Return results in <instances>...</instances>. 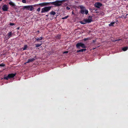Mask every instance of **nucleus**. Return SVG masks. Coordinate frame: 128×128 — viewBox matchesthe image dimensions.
<instances>
[{"label": "nucleus", "mask_w": 128, "mask_h": 128, "mask_svg": "<svg viewBox=\"0 0 128 128\" xmlns=\"http://www.w3.org/2000/svg\"><path fill=\"white\" fill-rule=\"evenodd\" d=\"M66 1V0H57L55 2H46V3H47V5H49L52 4L55 7H59L62 5V2Z\"/></svg>", "instance_id": "obj_1"}, {"label": "nucleus", "mask_w": 128, "mask_h": 128, "mask_svg": "<svg viewBox=\"0 0 128 128\" xmlns=\"http://www.w3.org/2000/svg\"><path fill=\"white\" fill-rule=\"evenodd\" d=\"M36 5L34 4V5L24 6L22 9L23 10L26 9V10L32 11L34 10V7L36 6Z\"/></svg>", "instance_id": "obj_2"}, {"label": "nucleus", "mask_w": 128, "mask_h": 128, "mask_svg": "<svg viewBox=\"0 0 128 128\" xmlns=\"http://www.w3.org/2000/svg\"><path fill=\"white\" fill-rule=\"evenodd\" d=\"M79 7L80 9V12L82 14H87L88 13V11L86 9V8L82 5L79 6Z\"/></svg>", "instance_id": "obj_3"}, {"label": "nucleus", "mask_w": 128, "mask_h": 128, "mask_svg": "<svg viewBox=\"0 0 128 128\" xmlns=\"http://www.w3.org/2000/svg\"><path fill=\"white\" fill-rule=\"evenodd\" d=\"M51 7H52L50 6H49L45 7L42 8L41 9V13H42L48 12L50 10Z\"/></svg>", "instance_id": "obj_4"}, {"label": "nucleus", "mask_w": 128, "mask_h": 128, "mask_svg": "<svg viewBox=\"0 0 128 128\" xmlns=\"http://www.w3.org/2000/svg\"><path fill=\"white\" fill-rule=\"evenodd\" d=\"M16 74V73L9 74L7 76H4V80H8L10 78H13L15 76Z\"/></svg>", "instance_id": "obj_5"}, {"label": "nucleus", "mask_w": 128, "mask_h": 128, "mask_svg": "<svg viewBox=\"0 0 128 128\" xmlns=\"http://www.w3.org/2000/svg\"><path fill=\"white\" fill-rule=\"evenodd\" d=\"M2 8L4 11H6L8 10V8L7 5L5 4L3 6Z\"/></svg>", "instance_id": "obj_6"}, {"label": "nucleus", "mask_w": 128, "mask_h": 128, "mask_svg": "<svg viewBox=\"0 0 128 128\" xmlns=\"http://www.w3.org/2000/svg\"><path fill=\"white\" fill-rule=\"evenodd\" d=\"M102 5V4L99 2H96L94 4V6L98 8H100Z\"/></svg>", "instance_id": "obj_7"}, {"label": "nucleus", "mask_w": 128, "mask_h": 128, "mask_svg": "<svg viewBox=\"0 0 128 128\" xmlns=\"http://www.w3.org/2000/svg\"><path fill=\"white\" fill-rule=\"evenodd\" d=\"M86 20V22L87 23H90L92 21V16H88V19H85Z\"/></svg>", "instance_id": "obj_8"}, {"label": "nucleus", "mask_w": 128, "mask_h": 128, "mask_svg": "<svg viewBox=\"0 0 128 128\" xmlns=\"http://www.w3.org/2000/svg\"><path fill=\"white\" fill-rule=\"evenodd\" d=\"M47 3L46 2H44L41 3L39 4H36V6H38V5L40 6L41 7H43L47 5Z\"/></svg>", "instance_id": "obj_9"}, {"label": "nucleus", "mask_w": 128, "mask_h": 128, "mask_svg": "<svg viewBox=\"0 0 128 128\" xmlns=\"http://www.w3.org/2000/svg\"><path fill=\"white\" fill-rule=\"evenodd\" d=\"M9 4L10 6H12L14 9H16L17 8V6H16L12 2H10Z\"/></svg>", "instance_id": "obj_10"}, {"label": "nucleus", "mask_w": 128, "mask_h": 128, "mask_svg": "<svg viewBox=\"0 0 128 128\" xmlns=\"http://www.w3.org/2000/svg\"><path fill=\"white\" fill-rule=\"evenodd\" d=\"M82 44V43L81 42L77 43L76 45V46L77 48L79 49L80 48V47H81Z\"/></svg>", "instance_id": "obj_11"}, {"label": "nucleus", "mask_w": 128, "mask_h": 128, "mask_svg": "<svg viewBox=\"0 0 128 128\" xmlns=\"http://www.w3.org/2000/svg\"><path fill=\"white\" fill-rule=\"evenodd\" d=\"M86 49H82L81 50H78L77 51V52L78 53L79 52H82L84 51L85 52L86 50Z\"/></svg>", "instance_id": "obj_12"}, {"label": "nucleus", "mask_w": 128, "mask_h": 128, "mask_svg": "<svg viewBox=\"0 0 128 128\" xmlns=\"http://www.w3.org/2000/svg\"><path fill=\"white\" fill-rule=\"evenodd\" d=\"M86 19H84L83 20L80 21V22L81 24H84L87 23L86 22Z\"/></svg>", "instance_id": "obj_13"}, {"label": "nucleus", "mask_w": 128, "mask_h": 128, "mask_svg": "<svg viewBox=\"0 0 128 128\" xmlns=\"http://www.w3.org/2000/svg\"><path fill=\"white\" fill-rule=\"evenodd\" d=\"M35 60V59L33 58H32L29 59L28 60V61L26 62V63H29L30 62H33Z\"/></svg>", "instance_id": "obj_14"}, {"label": "nucleus", "mask_w": 128, "mask_h": 128, "mask_svg": "<svg viewBox=\"0 0 128 128\" xmlns=\"http://www.w3.org/2000/svg\"><path fill=\"white\" fill-rule=\"evenodd\" d=\"M12 32H10L8 33L7 34V36L9 38H10L12 36Z\"/></svg>", "instance_id": "obj_15"}, {"label": "nucleus", "mask_w": 128, "mask_h": 128, "mask_svg": "<svg viewBox=\"0 0 128 128\" xmlns=\"http://www.w3.org/2000/svg\"><path fill=\"white\" fill-rule=\"evenodd\" d=\"M35 39H36V41L38 42L39 40H42L43 39V37H41L39 38H35Z\"/></svg>", "instance_id": "obj_16"}, {"label": "nucleus", "mask_w": 128, "mask_h": 128, "mask_svg": "<svg viewBox=\"0 0 128 128\" xmlns=\"http://www.w3.org/2000/svg\"><path fill=\"white\" fill-rule=\"evenodd\" d=\"M116 23V22H112L108 24V26H114V24Z\"/></svg>", "instance_id": "obj_17"}, {"label": "nucleus", "mask_w": 128, "mask_h": 128, "mask_svg": "<svg viewBox=\"0 0 128 128\" xmlns=\"http://www.w3.org/2000/svg\"><path fill=\"white\" fill-rule=\"evenodd\" d=\"M51 15H54L56 14V12L54 11H52L50 13Z\"/></svg>", "instance_id": "obj_18"}, {"label": "nucleus", "mask_w": 128, "mask_h": 128, "mask_svg": "<svg viewBox=\"0 0 128 128\" xmlns=\"http://www.w3.org/2000/svg\"><path fill=\"white\" fill-rule=\"evenodd\" d=\"M128 49V47H124L122 48V50L124 51H126Z\"/></svg>", "instance_id": "obj_19"}, {"label": "nucleus", "mask_w": 128, "mask_h": 128, "mask_svg": "<svg viewBox=\"0 0 128 128\" xmlns=\"http://www.w3.org/2000/svg\"><path fill=\"white\" fill-rule=\"evenodd\" d=\"M42 43H41L40 44H35L36 46V47H38L42 45Z\"/></svg>", "instance_id": "obj_20"}, {"label": "nucleus", "mask_w": 128, "mask_h": 128, "mask_svg": "<svg viewBox=\"0 0 128 128\" xmlns=\"http://www.w3.org/2000/svg\"><path fill=\"white\" fill-rule=\"evenodd\" d=\"M27 47H28V46H27V45H24V47L23 48V50H26V49Z\"/></svg>", "instance_id": "obj_21"}, {"label": "nucleus", "mask_w": 128, "mask_h": 128, "mask_svg": "<svg viewBox=\"0 0 128 128\" xmlns=\"http://www.w3.org/2000/svg\"><path fill=\"white\" fill-rule=\"evenodd\" d=\"M81 47L82 48H86V47L84 44L83 43H82Z\"/></svg>", "instance_id": "obj_22"}, {"label": "nucleus", "mask_w": 128, "mask_h": 128, "mask_svg": "<svg viewBox=\"0 0 128 128\" xmlns=\"http://www.w3.org/2000/svg\"><path fill=\"white\" fill-rule=\"evenodd\" d=\"M68 17V16H66L62 18V19L64 20V19H66Z\"/></svg>", "instance_id": "obj_23"}, {"label": "nucleus", "mask_w": 128, "mask_h": 128, "mask_svg": "<svg viewBox=\"0 0 128 128\" xmlns=\"http://www.w3.org/2000/svg\"><path fill=\"white\" fill-rule=\"evenodd\" d=\"M55 37L57 39H59L60 38V35H58L57 36H55Z\"/></svg>", "instance_id": "obj_24"}, {"label": "nucleus", "mask_w": 128, "mask_h": 128, "mask_svg": "<svg viewBox=\"0 0 128 128\" xmlns=\"http://www.w3.org/2000/svg\"><path fill=\"white\" fill-rule=\"evenodd\" d=\"M5 66V64L3 63H2L0 64V66L4 67Z\"/></svg>", "instance_id": "obj_25"}, {"label": "nucleus", "mask_w": 128, "mask_h": 128, "mask_svg": "<svg viewBox=\"0 0 128 128\" xmlns=\"http://www.w3.org/2000/svg\"><path fill=\"white\" fill-rule=\"evenodd\" d=\"M15 25L14 24V23H10V25L11 26H13V25Z\"/></svg>", "instance_id": "obj_26"}, {"label": "nucleus", "mask_w": 128, "mask_h": 128, "mask_svg": "<svg viewBox=\"0 0 128 128\" xmlns=\"http://www.w3.org/2000/svg\"><path fill=\"white\" fill-rule=\"evenodd\" d=\"M10 38L7 36H6V37L4 38V39H6V40H8V39Z\"/></svg>", "instance_id": "obj_27"}, {"label": "nucleus", "mask_w": 128, "mask_h": 128, "mask_svg": "<svg viewBox=\"0 0 128 128\" xmlns=\"http://www.w3.org/2000/svg\"><path fill=\"white\" fill-rule=\"evenodd\" d=\"M40 8H38L36 10L38 12H40Z\"/></svg>", "instance_id": "obj_28"}, {"label": "nucleus", "mask_w": 128, "mask_h": 128, "mask_svg": "<svg viewBox=\"0 0 128 128\" xmlns=\"http://www.w3.org/2000/svg\"><path fill=\"white\" fill-rule=\"evenodd\" d=\"M22 2L23 3H25L26 2V0H22Z\"/></svg>", "instance_id": "obj_29"}, {"label": "nucleus", "mask_w": 128, "mask_h": 128, "mask_svg": "<svg viewBox=\"0 0 128 128\" xmlns=\"http://www.w3.org/2000/svg\"><path fill=\"white\" fill-rule=\"evenodd\" d=\"M70 8L68 7H66V9L68 10H69L70 9Z\"/></svg>", "instance_id": "obj_30"}, {"label": "nucleus", "mask_w": 128, "mask_h": 128, "mask_svg": "<svg viewBox=\"0 0 128 128\" xmlns=\"http://www.w3.org/2000/svg\"><path fill=\"white\" fill-rule=\"evenodd\" d=\"M121 40L120 39L116 40H114V41L115 42L117 41H118L119 40Z\"/></svg>", "instance_id": "obj_31"}, {"label": "nucleus", "mask_w": 128, "mask_h": 128, "mask_svg": "<svg viewBox=\"0 0 128 128\" xmlns=\"http://www.w3.org/2000/svg\"><path fill=\"white\" fill-rule=\"evenodd\" d=\"M68 53V51H65L64 52V53Z\"/></svg>", "instance_id": "obj_32"}, {"label": "nucleus", "mask_w": 128, "mask_h": 128, "mask_svg": "<svg viewBox=\"0 0 128 128\" xmlns=\"http://www.w3.org/2000/svg\"><path fill=\"white\" fill-rule=\"evenodd\" d=\"M123 16V15H122V16H119V17L120 18H122Z\"/></svg>", "instance_id": "obj_33"}, {"label": "nucleus", "mask_w": 128, "mask_h": 128, "mask_svg": "<svg viewBox=\"0 0 128 128\" xmlns=\"http://www.w3.org/2000/svg\"><path fill=\"white\" fill-rule=\"evenodd\" d=\"M88 40V38H84V41H86V40Z\"/></svg>", "instance_id": "obj_34"}, {"label": "nucleus", "mask_w": 128, "mask_h": 128, "mask_svg": "<svg viewBox=\"0 0 128 128\" xmlns=\"http://www.w3.org/2000/svg\"><path fill=\"white\" fill-rule=\"evenodd\" d=\"M96 42L95 40H93L92 42L93 43H94V42Z\"/></svg>", "instance_id": "obj_35"}, {"label": "nucleus", "mask_w": 128, "mask_h": 128, "mask_svg": "<svg viewBox=\"0 0 128 128\" xmlns=\"http://www.w3.org/2000/svg\"><path fill=\"white\" fill-rule=\"evenodd\" d=\"M72 14H74V12L73 11H72Z\"/></svg>", "instance_id": "obj_36"}, {"label": "nucleus", "mask_w": 128, "mask_h": 128, "mask_svg": "<svg viewBox=\"0 0 128 128\" xmlns=\"http://www.w3.org/2000/svg\"><path fill=\"white\" fill-rule=\"evenodd\" d=\"M128 15V14H126V16L125 17H124L125 18H126V16Z\"/></svg>", "instance_id": "obj_37"}, {"label": "nucleus", "mask_w": 128, "mask_h": 128, "mask_svg": "<svg viewBox=\"0 0 128 128\" xmlns=\"http://www.w3.org/2000/svg\"><path fill=\"white\" fill-rule=\"evenodd\" d=\"M37 32L39 33V32L40 31H39V30H38V31H37Z\"/></svg>", "instance_id": "obj_38"}, {"label": "nucleus", "mask_w": 128, "mask_h": 128, "mask_svg": "<svg viewBox=\"0 0 128 128\" xmlns=\"http://www.w3.org/2000/svg\"><path fill=\"white\" fill-rule=\"evenodd\" d=\"M26 63V62H25L24 63V64H26V63Z\"/></svg>", "instance_id": "obj_39"}, {"label": "nucleus", "mask_w": 128, "mask_h": 128, "mask_svg": "<svg viewBox=\"0 0 128 128\" xmlns=\"http://www.w3.org/2000/svg\"><path fill=\"white\" fill-rule=\"evenodd\" d=\"M2 0H0V1H2Z\"/></svg>", "instance_id": "obj_40"}, {"label": "nucleus", "mask_w": 128, "mask_h": 128, "mask_svg": "<svg viewBox=\"0 0 128 128\" xmlns=\"http://www.w3.org/2000/svg\"><path fill=\"white\" fill-rule=\"evenodd\" d=\"M57 16H58V15H57V16H56V17H57Z\"/></svg>", "instance_id": "obj_41"}, {"label": "nucleus", "mask_w": 128, "mask_h": 128, "mask_svg": "<svg viewBox=\"0 0 128 128\" xmlns=\"http://www.w3.org/2000/svg\"><path fill=\"white\" fill-rule=\"evenodd\" d=\"M48 16V15H46V16Z\"/></svg>", "instance_id": "obj_42"}]
</instances>
